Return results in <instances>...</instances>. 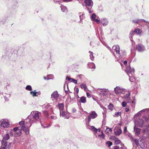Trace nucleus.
<instances>
[{"label": "nucleus", "instance_id": "nucleus-29", "mask_svg": "<svg viewBox=\"0 0 149 149\" xmlns=\"http://www.w3.org/2000/svg\"><path fill=\"white\" fill-rule=\"evenodd\" d=\"M128 75L130 77L129 80L130 81L132 82L135 80V77L133 76V74H132V75L128 74Z\"/></svg>", "mask_w": 149, "mask_h": 149}, {"label": "nucleus", "instance_id": "nucleus-33", "mask_svg": "<svg viewBox=\"0 0 149 149\" xmlns=\"http://www.w3.org/2000/svg\"><path fill=\"white\" fill-rule=\"evenodd\" d=\"M89 53L90 54V57L92 61L94 60V57L93 56V52L91 51H89Z\"/></svg>", "mask_w": 149, "mask_h": 149}, {"label": "nucleus", "instance_id": "nucleus-15", "mask_svg": "<svg viewBox=\"0 0 149 149\" xmlns=\"http://www.w3.org/2000/svg\"><path fill=\"white\" fill-rule=\"evenodd\" d=\"M100 94L102 95L103 96H106L108 94L109 91L108 89H102L100 90Z\"/></svg>", "mask_w": 149, "mask_h": 149}, {"label": "nucleus", "instance_id": "nucleus-19", "mask_svg": "<svg viewBox=\"0 0 149 149\" xmlns=\"http://www.w3.org/2000/svg\"><path fill=\"white\" fill-rule=\"evenodd\" d=\"M36 90H35L33 91H31L30 92V94L32 95L33 97L38 96V95L40 94V91L36 92Z\"/></svg>", "mask_w": 149, "mask_h": 149}, {"label": "nucleus", "instance_id": "nucleus-57", "mask_svg": "<svg viewBox=\"0 0 149 149\" xmlns=\"http://www.w3.org/2000/svg\"><path fill=\"white\" fill-rule=\"evenodd\" d=\"M72 111L73 113L75 112L76 111V109L75 108H74L72 109Z\"/></svg>", "mask_w": 149, "mask_h": 149}, {"label": "nucleus", "instance_id": "nucleus-24", "mask_svg": "<svg viewBox=\"0 0 149 149\" xmlns=\"http://www.w3.org/2000/svg\"><path fill=\"white\" fill-rule=\"evenodd\" d=\"M79 18L80 19V21H79L80 22H81L82 20L84 18V13L83 12V13H79Z\"/></svg>", "mask_w": 149, "mask_h": 149}, {"label": "nucleus", "instance_id": "nucleus-13", "mask_svg": "<svg viewBox=\"0 0 149 149\" xmlns=\"http://www.w3.org/2000/svg\"><path fill=\"white\" fill-rule=\"evenodd\" d=\"M60 112L61 116H62L65 118L68 119L69 118V116L67 112H65L63 110Z\"/></svg>", "mask_w": 149, "mask_h": 149}, {"label": "nucleus", "instance_id": "nucleus-9", "mask_svg": "<svg viewBox=\"0 0 149 149\" xmlns=\"http://www.w3.org/2000/svg\"><path fill=\"white\" fill-rule=\"evenodd\" d=\"M136 49L138 52H142L146 50L144 46L141 44H138L136 46Z\"/></svg>", "mask_w": 149, "mask_h": 149}, {"label": "nucleus", "instance_id": "nucleus-44", "mask_svg": "<svg viewBox=\"0 0 149 149\" xmlns=\"http://www.w3.org/2000/svg\"><path fill=\"white\" fill-rule=\"evenodd\" d=\"M148 129L147 128H143L142 130V132L143 133H146L148 132Z\"/></svg>", "mask_w": 149, "mask_h": 149}, {"label": "nucleus", "instance_id": "nucleus-51", "mask_svg": "<svg viewBox=\"0 0 149 149\" xmlns=\"http://www.w3.org/2000/svg\"><path fill=\"white\" fill-rule=\"evenodd\" d=\"M72 82H73V83L77 84V80H75V79H72Z\"/></svg>", "mask_w": 149, "mask_h": 149}, {"label": "nucleus", "instance_id": "nucleus-48", "mask_svg": "<svg viewBox=\"0 0 149 149\" xmlns=\"http://www.w3.org/2000/svg\"><path fill=\"white\" fill-rule=\"evenodd\" d=\"M9 53H8V54H6L5 56L4 55H3L2 57L3 58H8V57H9Z\"/></svg>", "mask_w": 149, "mask_h": 149}, {"label": "nucleus", "instance_id": "nucleus-17", "mask_svg": "<svg viewBox=\"0 0 149 149\" xmlns=\"http://www.w3.org/2000/svg\"><path fill=\"white\" fill-rule=\"evenodd\" d=\"M141 129L140 128L136 127L135 126L134 127V131L136 136H139L140 134Z\"/></svg>", "mask_w": 149, "mask_h": 149}, {"label": "nucleus", "instance_id": "nucleus-49", "mask_svg": "<svg viewBox=\"0 0 149 149\" xmlns=\"http://www.w3.org/2000/svg\"><path fill=\"white\" fill-rule=\"evenodd\" d=\"M127 105V103L126 102L124 101L122 103V106L123 107H125Z\"/></svg>", "mask_w": 149, "mask_h": 149}, {"label": "nucleus", "instance_id": "nucleus-14", "mask_svg": "<svg viewBox=\"0 0 149 149\" xmlns=\"http://www.w3.org/2000/svg\"><path fill=\"white\" fill-rule=\"evenodd\" d=\"M115 134L116 135H120L122 132V131L120 127H116L114 130Z\"/></svg>", "mask_w": 149, "mask_h": 149}, {"label": "nucleus", "instance_id": "nucleus-4", "mask_svg": "<svg viewBox=\"0 0 149 149\" xmlns=\"http://www.w3.org/2000/svg\"><path fill=\"white\" fill-rule=\"evenodd\" d=\"M84 3L86 6V9L89 13L93 12V10L92 8L93 5V3L91 0H84Z\"/></svg>", "mask_w": 149, "mask_h": 149}, {"label": "nucleus", "instance_id": "nucleus-39", "mask_svg": "<svg viewBox=\"0 0 149 149\" xmlns=\"http://www.w3.org/2000/svg\"><path fill=\"white\" fill-rule=\"evenodd\" d=\"M91 130L93 132L96 133L97 132V129L95 128L94 126H92L91 127Z\"/></svg>", "mask_w": 149, "mask_h": 149}, {"label": "nucleus", "instance_id": "nucleus-5", "mask_svg": "<svg viewBox=\"0 0 149 149\" xmlns=\"http://www.w3.org/2000/svg\"><path fill=\"white\" fill-rule=\"evenodd\" d=\"M0 127L1 128H8L9 127V121L7 119H2L0 121Z\"/></svg>", "mask_w": 149, "mask_h": 149}, {"label": "nucleus", "instance_id": "nucleus-43", "mask_svg": "<svg viewBox=\"0 0 149 149\" xmlns=\"http://www.w3.org/2000/svg\"><path fill=\"white\" fill-rule=\"evenodd\" d=\"M146 111H147V112L149 111V108H147V109H143V110H141V111L139 112H145Z\"/></svg>", "mask_w": 149, "mask_h": 149}, {"label": "nucleus", "instance_id": "nucleus-6", "mask_svg": "<svg viewBox=\"0 0 149 149\" xmlns=\"http://www.w3.org/2000/svg\"><path fill=\"white\" fill-rule=\"evenodd\" d=\"M130 93L128 92L127 93L125 94L124 96V98L125 100L127 102V103H130L131 105L135 104V102L134 101H132L130 99Z\"/></svg>", "mask_w": 149, "mask_h": 149}, {"label": "nucleus", "instance_id": "nucleus-59", "mask_svg": "<svg viewBox=\"0 0 149 149\" xmlns=\"http://www.w3.org/2000/svg\"><path fill=\"white\" fill-rule=\"evenodd\" d=\"M4 98H5V101H8L9 99L7 98V97H6L5 96H4Z\"/></svg>", "mask_w": 149, "mask_h": 149}, {"label": "nucleus", "instance_id": "nucleus-38", "mask_svg": "<svg viewBox=\"0 0 149 149\" xmlns=\"http://www.w3.org/2000/svg\"><path fill=\"white\" fill-rule=\"evenodd\" d=\"M98 137L100 139H104L105 138V135L103 133H102L101 135H99Z\"/></svg>", "mask_w": 149, "mask_h": 149}, {"label": "nucleus", "instance_id": "nucleus-35", "mask_svg": "<svg viewBox=\"0 0 149 149\" xmlns=\"http://www.w3.org/2000/svg\"><path fill=\"white\" fill-rule=\"evenodd\" d=\"M9 138V136L8 134H7L5 135L3 137L2 140L4 141H6L8 140Z\"/></svg>", "mask_w": 149, "mask_h": 149}, {"label": "nucleus", "instance_id": "nucleus-40", "mask_svg": "<svg viewBox=\"0 0 149 149\" xmlns=\"http://www.w3.org/2000/svg\"><path fill=\"white\" fill-rule=\"evenodd\" d=\"M121 113L120 112H116L114 115H113L114 117H118L120 116H121Z\"/></svg>", "mask_w": 149, "mask_h": 149}, {"label": "nucleus", "instance_id": "nucleus-63", "mask_svg": "<svg viewBox=\"0 0 149 149\" xmlns=\"http://www.w3.org/2000/svg\"><path fill=\"white\" fill-rule=\"evenodd\" d=\"M54 126L56 127H57L58 128H59L60 127V126L58 124H56Z\"/></svg>", "mask_w": 149, "mask_h": 149}, {"label": "nucleus", "instance_id": "nucleus-52", "mask_svg": "<svg viewBox=\"0 0 149 149\" xmlns=\"http://www.w3.org/2000/svg\"><path fill=\"white\" fill-rule=\"evenodd\" d=\"M144 118L146 122H149V117L148 118L146 117H145Z\"/></svg>", "mask_w": 149, "mask_h": 149}, {"label": "nucleus", "instance_id": "nucleus-37", "mask_svg": "<svg viewBox=\"0 0 149 149\" xmlns=\"http://www.w3.org/2000/svg\"><path fill=\"white\" fill-rule=\"evenodd\" d=\"M25 89L28 91H31L32 90L31 86L30 85H27L26 86Z\"/></svg>", "mask_w": 149, "mask_h": 149}, {"label": "nucleus", "instance_id": "nucleus-1", "mask_svg": "<svg viewBox=\"0 0 149 149\" xmlns=\"http://www.w3.org/2000/svg\"><path fill=\"white\" fill-rule=\"evenodd\" d=\"M41 116L40 112L37 111H32L31 115L24 121H21L19 123L21 127V129L24 132L26 135L29 134V128L31 126L32 123L39 121Z\"/></svg>", "mask_w": 149, "mask_h": 149}, {"label": "nucleus", "instance_id": "nucleus-42", "mask_svg": "<svg viewBox=\"0 0 149 149\" xmlns=\"http://www.w3.org/2000/svg\"><path fill=\"white\" fill-rule=\"evenodd\" d=\"M106 144L108 146V147H110L112 145V143L110 141H108L107 142Z\"/></svg>", "mask_w": 149, "mask_h": 149}, {"label": "nucleus", "instance_id": "nucleus-18", "mask_svg": "<svg viewBox=\"0 0 149 149\" xmlns=\"http://www.w3.org/2000/svg\"><path fill=\"white\" fill-rule=\"evenodd\" d=\"M114 141V144L115 145L119 144L118 146H124V144L122 143L121 142L120 140H119V139H118V138H117Z\"/></svg>", "mask_w": 149, "mask_h": 149}, {"label": "nucleus", "instance_id": "nucleus-58", "mask_svg": "<svg viewBox=\"0 0 149 149\" xmlns=\"http://www.w3.org/2000/svg\"><path fill=\"white\" fill-rule=\"evenodd\" d=\"M86 95H87V97H91V96L90 93H87Z\"/></svg>", "mask_w": 149, "mask_h": 149}, {"label": "nucleus", "instance_id": "nucleus-31", "mask_svg": "<svg viewBox=\"0 0 149 149\" xmlns=\"http://www.w3.org/2000/svg\"><path fill=\"white\" fill-rule=\"evenodd\" d=\"M80 86L82 89L84 88L85 91H87V87L86 84L81 83L80 85Z\"/></svg>", "mask_w": 149, "mask_h": 149}, {"label": "nucleus", "instance_id": "nucleus-54", "mask_svg": "<svg viewBox=\"0 0 149 149\" xmlns=\"http://www.w3.org/2000/svg\"><path fill=\"white\" fill-rule=\"evenodd\" d=\"M94 21L96 22L98 24H99L100 23V21L98 20L97 19H95L94 20Z\"/></svg>", "mask_w": 149, "mask_h": 149}, {"label": "nucleus", "instance_id": "nucleus-36", "mask_svg": "<svg viewBox=\"0 0 149 149\" xmlns=\"http://www.w3.org/2000/svg\"><path fill=\"white\" fill-rule=\"evenodd\" d=\"M134 31H131L130 32V35H129V38H130V40L131 41H132V35L133 36L134 35L133 33H134Z\"/></svg>", "mask_w": 149, "mask_h": 149}, {"label": "nucleus", "instance_id": "nucleus-62", "mask_svg": "<svg viewBox=\"0 0 149 149\" xmlns=\"http://www.w3.org/2000/svg\"><path fill=\"white\" fill-rule=\"evenodd\" d=\"M127 61H124V62H123V63L124 64V65H127Z\"/></svg>", "mask_w": 149, "mask_h": 149}, {"label": "nucleus", "instance_id": "nucleus-34", "mask_svg": "<svg viewBox=\"0 0 149 149\" xmlns=\"http://www.w3.org/2000/svg\"><path fill=\"white\" fill-rule=\"evenodd\" d=\"M134 32L136 33L137 34H140L141 32V30L139 28L136 29L134 30Z\"/></svg>", "mask_w": 149, "mask_h": 149}, {"label": "nucleus", "instance_id": "nucleus-22", "mask_svg": "<svg viewBox=\"0 0 149 149\" xmlns=\"http://www.w3.org/2000/svg\"><path fill=\"white\" fill-rule=\"evenodd\" d=\"M88 67L90 68L94 69L95 68V64L93 63H89L88 64Z\"/></svg>", "mask_w": 149, "mask_h": 149}, {"label": "nucleus", "instance_id": "nucleus-56", "mask_svg": "<svg viewBox=\"0 0 149 149\" xmlns=\"http://www.w3.org/2000/svg\"><path fill=\"white\" fill-rule=\"evenodd\" d=\"M63 1L65 2H68L72 1V0H63Z\"/></svg>", "mask_w": 149, "mask_h": 149}, {"label": "nucleus", "instance_id": "nucleus-60", "mask_svg": "<svg viewBox=\"0 0 149 149\" xmlns=\"http://www.w3.org/2000/svg\"><path fill=\"white\" fill-rule=\"evenodd\" d=\"M125 111L126 112H128L129 111V109L127 108H125Z\"/></svg>", "mask_w": 149, "mask_h": 149}, {"label": "nucleus", "instance_id": "nucleus-32", "mask_svg": "<svg viewBox=\"0 0 149 149\" xmlns=\"http://www.w3.org/2000/svg\"><path fill=\"white\" fill-rule=\"evenodd\" d=\"M21 134V130L19 129L15 133V136L17 137L20 136Z\"/></svg>", "mask_w": 149, "mask_h": 149}, {"label": "nucleus", "instance_id": "nucleus-2", "mask_svg": "<svg viewBox=\"0 0 149 149\" xmlns=\"http://www.w3.org/2000/svg\"><path fill=\"white\" fill-rule=\"evenodd\" d=\"M128 135L130 138V140L132 142L133 146L136 145V147H137L138 149H147L145 148V141L142 138H139V139H134L131 136V134L129 133H128Z\"/></svg>", "mask_w": 149, "mask_h": 149}, {"label": "nucleus", "instance_id": "nucleus-20", "mask_svg": "<svg viewBox=\"0 0 149 149\" xmlns=\"http://www.w3.org/2000/svg\"><path fill=\"white\" fill-rule=\"evenodd\" d=\"M143 21H144L146 22L149 23V22H148L146 21V20L143 19H138L136 20H132V22H134L136 24H139V23H141Z\"/></svg>", "mask_w": 149, "mask_h": 149}, {"label": "nucleus", "instance_id": "nucleus-46", "mask_svg": "<svg viewBox=\"0 0 149 149\" xmlns=\"http://www.w3.org/2000/svg\"><path fill=\"white\" fill-rule=\"evenodd\" d=\"M91 19L94 20L95 19L96 17V15L95 14L93 13L91 16Z\"/></svg>", "mask_w": 149, "mask_h": 149}, {"label": "nucleus", "instance_id": "nucleus-28", "mask_svg": "<svg viewBox=\"0 0 149 149\" xmlns=\"http://www.w3.org/2000/svg\"><path fill=\"white\" fill-rule=\"evenodd\" d=\"M112 131V130L111 129L108 127H107V128L105 130L106 133L107 135H109Z\"/></svg>", "mask_w": 149, "mask_h": 149}, {"label": "nucleus", "instance_id": "nucleus-25", "mask_svg": "<svg viewBox=\"0 0 149 149\" xmlns=\"http://www.w3.org/2000/svg\"><path fill=\"white\" fill-rule=\"evenodd\" d=\"M79 102L81 103H85L86 102V97L84 96H82L80 98Z\"/></svg>", "mask_w": 149, "mask_h": 149}, {"label": "nucleus", "instance_id": "nucleus-30", "mask_svg": "<svg viewBox=\"0 0 149 149\" xmlns=\"http://www.w3.org/2000/svg\"><path fill=\"white\" fill-rule=\"evenodd\" d=\"M113 149H126L124 146H115Z\"/></svg>", "mask_w": 149, "mask_h": 149}, {"label": "nucleus", "instance_id": "nucleus-61", "mask_svg": "<svg viewBox=\"0 0 149 149\" xmlns=\"http://www.w3.org/2000/svg\"><path fill=\"white\" fill-rule=\"evenodd\" d=\"M66 79H68V81H69L71 80H72V78H70L68 77H67L66 78Z\"/></svg>", "mask_w": 149, "mask_h": 149}, {"label": "nucleus", "instance_id": "nucleus-8", "mask_svg": "<svg viewBox=\"0 0 149 149\" xmlns=\"http://www.w3.org/2000/svg\"><path fill=\"white\" fill-rule=\"evenodd\" d=\"M97 116V115L95 111H91L89 113V115L88 116V123L90 122L91 118L94 119L96 118Z\"/></svg>", "mask_w": 149, "mask_h": 149}, {"label": "nucleus", "instance_id": "nucleus-11", "mask_svg": "<svg viewBox=\"0 0 149 149\" xmlns=\"http://www.w3.org/2000/svg\"><path fill=\"white\" fill-rule=\"evenodd\" d=\"M115 93L116 94H119L120 93H124L123 89L119 86H116L114 89Z\"/></svg>", "mask_w": 149, "mask_h": 149}, {"label": "nucleus", "instance_id": "nucleus-10", "mask_svg": "<svg viewBox=\"0 0 149 149\" xmlns=\"http://www.w3.org/2000/svg\"><path fill=\"white\" fill-rule=\"evenodd\" d=\"M126 72L128 75L130 74L132 75L134 74L135 72V70L133 68L132 69L131 68L130 65L128 66L126 68Z\"/></svg>", "mask_w": 149, "mask_h": 149}, {"label": "nucleus", "instance_id": "nucleus-55", "mask_svg": "<svg viewBox=\"0 0 149 149\" xmlns=\"http://www.w3.org/2000/svg\"><path fill=\"white\" fill-rule=\"evenodd\" d=\"M18 130H19L18 127H16L13 128V130L15 132L17 131Z\"/></svg>", "mask_w": 149, "mask_h": 149}, {"label": "nucleus", "instance_id": "nucleus-64", "mask_svg": "<svg viewBox=\"0 0 149 149\" xmlns=\"http://www.w3.org/2000/svg\"><path fill=\"white\" fill-rule=\"evenodd\" d=\"M76 91L77 93V94H78V93H79V89L78 88H76Z\"/></svg>", "mask_w": 149, "mask_h": 149}, {"label": "nucleus", "instance_id": "nucleus-47", "mask_svg": "<svg viewBox=\"0 0 149 149\" xmlns=\"http://www.w3.org/2000/svg\"><path fill=\"white\" fill-rule=\"evenodd\" d=\"M36 146L35 145L33 146H31L30 148L29 149H36Z\"/></svg>", "mask_w": 149, "mask_h": 149}, {"label": "nucleus", "instance_id": "nucleus-21", "mask_svg": "<svg viewBox=\"0 0 149 149\" xmlns=\"http://www.w3.org/2000/svg\"><path fill=\"white\" fill-rule=\"evenodd\" d=\"M7 141L2 140L1 142L2 145L0 148L1 149H4L7 146Z\"/></svg>", "mask_w": 149, "mask_h": 149}, {"label": "nucleus", "instance_id": "nucleus-12", "mask_svg": "<svg viewBox=\"0 0 149 149\" xmlns=\"http://www.w3.org/2000/svg\"><path fill=\"white\" fill-rule=\"evenodd\" d=\"M59 97V95L57 91H54L51 94V99L53 101L54 100H57Z\"/></svg>", "mask_w": 149, "mask_h": 149}, {"label": "nucleus", "instance_id": "nucleus-45", "mask_svg": "<svg viewBox=\"0 0 149 149\" xmlns=\"http://www.w3.org/2000/svg\"><path fill=\"white\" fill-rule=\"evenodd\" d=\"M117 138H116V137L115 136H111L110 138V139L111 140H113L115 141V140Z\"/></svg>", "mask_w": 149, "mask_h": 149}, {"label": "nucleus", "instance_id": "nucleus-16", "mask_svg": "<svg viewBox=\"0 0 149 149\" xmlns=\"http://www.w3.org/2000/svg\"><path fill=\"white\" fill-rule=\"evenodd\" d=\"M40 123L41 126L44 128H47L49 127L48 126L46 122L44 119H41L40 120Z\"/></svg>", "mask_w": 149, "mask_h": 149}, {"label": "nucleus", "instance_id": "nucleus-53", "mask_svg": "<svg viewBox=\"0 0 149 149\" xmlns=\"http://www.w3.org/2000/svg\"><path fill=\"white\" fill-rule=\"evenodd\" d=\"M51 117L53 119L56 120L57 119V117L56 116H51Z\"/></svg>", "mask_w": 149, "mask_h": 149}, {"label": "nucleus", "instance_id": "nucleus-27", "mask_svg": "<svg viewBox=\"0 0 149 149\" xmlns=\"http://www.w3.org/2000/svg\"><path fill=\"white\" fill-rule=\"evenodd\" d=\"M61 10L63 12L66 13L68 11L67 8V7L63 6L62 5L61 6Z\"/></svg>", "mask_w": 149, "mask_h": 149}, {"label": "nucleus", "instance_id": "nucleus-26", "mask_svg": "<svg viewBox=\"0 0 149 149\" xmlns=\"http://www.w3.org/2000/svg\"><path fill=\"white\" fill-rule=\"evenodd\" d=\"M60 112L64 110V104L63 103L59 104L58 105Z\"/></svg>", "mask_w": 149, "mask_h": 149}, {"label": "nucleus", "instance_id": "nucleus-3", "mask_svg": "<svg viewBox=\"0 0 149 149\" xmlns=\"http://www.w3.org/2000/svg\"><path fill=\"white\" fill-rule=\"evenodd\" d=\"M113 49L115 50L116 54L118 55L119 57L122 58L125 57L126 55V52L124 50H120L119 46L117 45L115 47L113 46Z\"/></svg>", "mask_w": 149, "mask_h": 149}, {"label": "nucleus", "instance_id": "nucleus-50", "mask_svg": "<svg viewBox=\"0 0 149 149\" xmlns=\"http://www.w3.org/2000/svg\"><path fill=\"white\" fill-rule=\"evenodd\" d=\"M127 132V127L126 126H125L124 129L123 133L125 134Z\"/></svg>", "mask_w": 149, "mask_h": 149}, {"label": "nucleus", "instance_id": "nucleus-7", "mask_svg": "<svg viewBox=\"0 0 149 149\" xmlns=\"http://www.w3.org/2000/svg\"><path fill=\"white\" fill-rule=\"evenodd\" d=\"M135 125L142 128L144 126V121L142 119H138L135 122Z\"/></svg>", "mask_w": 149, "mask_h": 149}, {"label": "nucleus", "instance_id": "nucleus-23", "mask_svg": "<svg viewBox=\"0 0 149 149\" xmlns=\"http://www.w3.org/2000/svg\"><path fill=\"white\" fill-rule=\"evenodd\" d=\"M101 22V23L104 26H105L108 24V21L107 19H102Z\"/></svg>", "mask_w": 149, "mask_h": 149}, {"label": "nucleus", "instance_id": "nucleus-41", "mask_svg": "<svg viewBox=\"0 0 149 149\" xmlns=\"http://www.w3.org/2000/svg\"><path fill=\"white\" fill-rule=\"evenodd\" d=\"M109 109L111 111H112L113 109V105L111 104H109L108 106Z\"/></svg>", "mask_w": 149, "mask_h": 149}]
</instances>
